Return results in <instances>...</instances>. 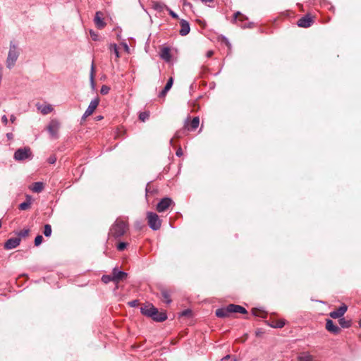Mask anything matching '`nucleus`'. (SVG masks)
Segmentation results:
<instances>
[{
    "mask_svg": "<svg viewBox=\"0 0 361 361\" xmlns=\"http://www.w3.org/2000/svg\"><path fill=\"white\" fill-rule=\"evenodd\" d=\"M128 229V224L126 221L117 219L110 228L109 236L118 238L123 236Z\"/></svg>",
    "mask_w": 361,
    "mask_h": 361,
    "instance_id": "obj_1",
    "label": "nucleus"
},
{
    "mask_svg": "<svg viewBox=\"0 0 361 361\" xmlns=\"http://www.w3.org/2000/svg\"><path fill=\"white\" fill-rule=\"evenodd\" d=\"M19 54L20 52L18 51V46L11 41L9 44V51L6 61V67L8 69H11L15 66Z\"/></svg>",
    "mask_w": 361,
    "mask_h": 361,
    "instance_id": "obj_2",
    "label": "nucleus"
},
{
    "mask_svg": "<svg viewBox=\"0 0 361 361\" xmlns=\"http://www.w3.org/2000/svg\"><path fill=\"white\" fill-rule=\"evenodd\" d=\"M147 219L148 221V225L151 229L153 231H157L160 228L161 225V221L160 220L159 216L152 212H148L147 213Z\"/></svg>",
    "mask_w": 361,
    "mask_h": 361,
    "instance_id": "obj_3",
    "label": "nucleus"
},
{
    "mask_svg": "<svg viewBox=\"0 0 361 361\" xmlns=\"http://www.w3.org/2000/svg\"><path fill=\"white\" fill-rule=\"evenodd\" d=\"M13 157L16 161H24L32 158V152L29 147L19 148L15 152Z\"/></svg>",
    "mask_w": 361,
    "mask_h": 361,
    "instance_id": "obj_4",
    "label": "nucleus"
},
{
    "mask_svg": "<svg viewBox=\"0 0 361 361\" xmlns=\"http://www.w3.org/2000/svg\"><path fill=\"white\" fill-rule=\"evenodd\" d=\"M59 128L60 123L56 119H53L49 122L47 126V130L52 137L56 138L58 137Z\"/></svg>",
    "mask_w": 361,
    "mask_h": 361,
    "instance_id": "obj_5",
    "label": "nucleus"
},
{
    "mask_svg": "<svg viewBox=\"0 0 361 361\" xmlns=\"http://www.w3.org/2000/svg\"><path fill=\"white\" fill-rule=\"evenodd\" d=\"M172 204L173 202L170 197H164L162 198L157 205V210L159 212H165Z\"/></svg>",
    "mask_w": 361,
    "mask_h": 361,
    "instance_id": "obj_6",
    "label": "nucleus"
},
{
    "mask_svg": "<svg viewBox=\"0 0 361 361\" xmlns=\"http://www.w3.org/2000/svg\"><path fill=\"white\" fill-rule=\"evenodd\" d=\"M348 310V306L343 304L337 310L330 312L329 315L333 319H341Z\"/></svg>",
    "mask_w": 361,
    "mask_h": 361,
    "instance_id": "obj_7",
    "label": "nucleus"
},
{
    "mask_svg": "<svg viewBox=\"0 0 361 361\" xmlns=\"http://www.w3.org/2000/svg\"><path fill=\"white\" fill-rule=\"evenodd\" d=\"M141 313L149 318L153 317V314L156 312V307L150 303L146 304L140 308Z\"/></svg>",
    "mask_w": 361,
    "mask_h": 361,
    "instance_id": "obj_8",
    "label": "nucleus"
},
{
    "mask_svg": "<svg viewBox=\"0 0 361 361\" xmlns=\"http://www.w3.org/2000/svg\"><path fill=\"white\" fill-rule=\"evenodd\" d=\"M312 23L313 20L312 17H310L309 15H306L298 20L297 25L298 27L307 28L310 27Z\"/></svg>",
    "mask_w": 361,
    "mask_h": 361,
    "instance_id": "obj_9",
    "label": "nucleus"
},
{
    "mask_svg": "<svg viewBox=\"0 0 361 361\" xmlns=\"http://www.w3.org/2000/svg\"><path fill=\"white\" fill-rule=\"evenodd\" d=\"M20 238H11L4 243V248L6 250L14 249L20 245Z\"/></svg>",
    "mask_w": 361,
    "mask_h": 361,
    "instance_id": "obj_10",
    "label": "nucleus"
},
{
    "mask_svg": "<svg viewBox=\"0 0 361 361\" xmlns=\"http://www.w3.org/2000/svg\"><path fill=\"white\" fill-rule=\"evenodd\" d=\"M326 329L334 334H338L341 331L340 328L330 319L326 320Z\"/></svg>",
    "mask_w": 361,
    "mask_h": 361,
    "instance_id": "obj_11",
    "label": "nucleus"
},
{
    "mask_svg": "<svg viewBox=\"0 0 361 361\" xmlns=\"http://www.w3.org/2000/svg\"><path fill=\"white\" fill-rule=\"evenodd\" d=\"M103 13L101 11H97L94 18V22L99 29H102L105 27L106 23L102 18Z\"/></svg>",
    "mask_w": 361,
    "mask_h": 361,
    "instance_id": "obj_12",
    "label": "nucleus"
},
{
    "mask_svg": "<svg viewBox=\"0 0 361 361\" xmlns=\"http://www.w3.org/2000/svg\"><path fill=\"white\" fill-rule=\"evenodd\" d=\"M112 274L114 276V282L118 283L119 281L124 279L128 274L123 271L118 270L116 267H114L112 270Z\"/></svg>",
    "mask_w": 361,
    "mask_h": 361,
    "instance_id": "obj_13",
    "label": "nucleus"
},
{
    "mask_svg": "<svg viewBox=\"0 0 361 361\" xmlns=\"http://www.w3.org/2000/svg\"><path fill=\"white\" fill-rule=\"evenodd\" d=\"M180 29L179 33L181 36L187 35L190 31V27L189 23L184 19H181L180 21Z\"/></svg>",
    "mask_w": 361,
    "mask_h": 361,
    "instance_id": "obj_14",
    "label": "nucleus"
},
{
    "mask_svg": "<svg viewBox=\"0 0 361 361\" xmlns=\"http://www.w3.org/2000/svg\"><path fill=\"white\" fill-rule=\"evenodd\" d=\"M231 313V312L230 310V307L228 305L226 307H221V308L217 309L216 310L215 314L217 317L226 318V317H229Z\"/></svg>",
    "mask_w": 361,
    "mask_h": 361,
    "instance_id": "obj_15",
    "label": "nucleus"
},
{
    "mask_svg": "<svg viewBox=\"0 0 361 361\" xmlns=\"http://www.w3.org/2000/svg\"><path fill=\"white\" fill-rule=\"evenodd\" d=\"M152 319L157 322H162L167 319V315L165 312H159L156 307V312L153 314Z\"/></svg>",
    "mask_w": 361,
    "mask_h": 361,
    "instance_id": "obj_16",
    "label": "nucleus"
},
{
    "mask_svg": "<svg viewBox=\"0 0 361 361\" xmlns=\"http://www.w3.org/2000/svg\"><path fill=\"white\" fill-rule=\"evenodd\" d=\"M99 99L98 97L94 98V99H92L90 102L87 109H86V111L85 112L87 113V115L90 116L94 112V111L96 109V108L99 105Z\"/></svg>",
    "mask_w": 361,
    "mask_h": 361,
    "instance_id": "obj_17",
    "label": "nucleus"
},
{
    "mask_svg": "<svg viewBox=\"0 0 361 361\" xmlns=\"http://www.w3.org/2000/svg\"><path fill=\"white\" fill-rule=\"evenodd\" d=\"M161 59L166 62H169L171 59V50L169 47H164L159 54Z\"/></svg>",
    "mask_w": 361,
    "mask_h": 361,
    "instance_id": "obj_18",
    "label": "nucleus"
},
{
    "mask_svg": "<svg viewBox=\"0 0 361 361\" xmlns=\"http://www.w3.org/2000/svg\"><path fill=\"white\" fill-rule=\"evenodd\" d=\"M229 307L231 313L246 314L247 312L245 307L238 305L230 304Z\"/></svg>",
    "mask_w": 361,
    "mask_h": 361,
    "instance_id": "obj_19",
    "label": "nucleus"
},
{
    "mask_svg": "<svg viewBox=\"0 0 361 361\" xmlns=\"http://www.w3.org/2000/svg\"><path fill=\"white\" fill-rule=\"evenodd\" d=\"M32 204V197L30 195H26V200L20 203L18 206L20 210H27L30 207Z\"/></svg>",
    "mask_w": 361,
    "mask_h": 361,
    "instance_id": "obj_20",
    "label": "nucleus"
},
{
    "mask_svg": "<svg viewBox=\"0 0 361 361\" xmlns=\"http://www.w3.org/2000/svg\"><path fill=\"white\" fill-rule=\"evenodd\" d=\"M267 324L273 328H282L285 325V321L283 319L280 320H271L268 321Z\"/></svg>",
    "mask_w": 361,
    "mask_h": 361,
    "instance_id": "obj_21",
    "label": "nucleus"
},
{
    "mask_svg": "<svg viewBox=\"0 0 361 361\" xmlns=\"http://www.w3.org/2000/svg\"><path fill=\"white\" fill-rule=\"evenodd\" d=\"M161 299L164 302H166V304H170L171 302V295L168 290L164 288L161 289Z\"/></svg>",
    "mask_w": 361,
    "mask_h": 361,
    "instance_id": "obj_22",
    "label": "nucleus"
},
{
    "mask_svg": "<svg viewBox=\"0 0 361 361\" xmlns=\"http://www.w3.org/2000/svg\"><path fill=\"white\" fill-rule=\"evenodd\" d=\"M44 188V184L42 182H35L32 184L31 190L34 192H40Z\"/></svg>",
    "mask_w": 361,
    "mask_h": 361,
    "instance_id": "obj_23",
    "label": "nucleus"
},
{
    "mask_svg": "<svg viewBox=\"0 0 361 361\" xmlns=\"http://www.w3.org/2000/svg\"><path fill=\"white\" fill-rule=\"evenodd\" d=\"M153 8L157 11H162L164 9L167 10L168 6L161 2H154L153 4Z\"/></svg>",
    "mask_w": 361,
    "mask_h": 361,
    "instance_id": "obj_24",
    "label": "nucleus"
},
{
    "mask_svg": "<svg viewBox=\"0 0 361 361\" xmlns=\"http://www.w3.org/2000/svg\"><path fill=\"white\" fill-rule=\"evenodd\" d=\"M238 16H240V18L238 20L240 22H243L247 19V16H245V15H243L240 11H237L234 13L233 18L232 21L237 23V20H238L237 18Z\"/></svg>",
    "mask_w": 361,
    "mask_h": 361,
    "instance_id": "obj_25",
    "label": "nucleus"
},
{
    "mask_svg": "<svg viewBox=\"0 0 361 361\" xmlns=\"http://www.w3.org/2000/svg\"><path fill=\"white\" fill-rule=\"evenodd\" d=\"M38 109L40 110L42 114L46 115L50 113L53 110V108L51 105H44L38 107Z\"/></svg>",
    "mask_w": 361,
    "mask_h": 361,
    "instance_id": "obj_26",
    "label": "nucleus"
},
{
    "mask_svg": "<svg viewBox=\"0 0 361 361\" xmlns=\"http://www.w3.org/2000/svg\"><path fill=\"white\" fill-rule=\"evenodd\" d=\"M338 322L343 328H349L351 326V320H347L344 317L339 319Z\"/></svg>",
    "mask_w": 361,
    "mask_h": 361,
    "instance_id": "obj_27",
    "label": "nucleus"
},
{
    "mask_svg": "<svg viewBox=\"0 0 361 361\" xmlns=\"http://www.w3.org/2000/svg\"><path fill=\"white\" fill-rule=\"evenodd\" d=\"M200 124V118L197 116H195L192 118L190 123V128L191 130H195Z\"/></svg>",
    "mask_w": 361,
    "mask_h": 361,
    "instance_id": "obj_28",
    "label": "nucleus"
},
{
    "mask_svg": "<svg viewBox=\"0 0 361 361\" xmlns=\"http://www.w3.org/2000/svg\"><path fill=\"white\" fill-rule=\"evenodd\" d=\"M51 226L49 224H45L44 226V235L45 237H50L51 235Z\"/></svg>",
    "mask_w": 361,
    "mask_h": 361,
    "instance_id": "obj_29",
    "label": "nucleus"
},
{
    "mask_svg": "<svg viewBox=\"0 0 361 361\" xmlns=\"http://www.w3.org/2000/svg\"><path fill=\"white\" fill-rule=\"evenodd\" d=\"M102 281L104 283H108L110 281L114 282V279L113 274L111 275H103L102 276Z\"/></svg>",
    "mask_w": 361,
    "mask_h": 361,
    "instance_id": "obj_30",
    "label": "nucleus"
},
{
    "mask_svg": "<svg viewBox=\"0 0 361 361\" xmlns=\"http://www.w3.org/2000/svg\"><path fill=\"white\" fill-rule=\"evenodd\" d=\"M298 359L299 361H315L313 357L309 354H303Z\"/></svg>",
    "mask_w": 361,
    "mask_h": 361,
    "instance_id": "obj_31",
    "label": "nucleus"
},
{
    "mask_svg": "<svg viewBox=\"0 0 361 361\" xmlns=\"http://www.w3.org/2000/svg\"><path fill=\"white\" fill-rule=\"evenodd\" d=\"M149 117V113L148 111H143L139 114V119L143 122L147 120Z\"/></svg>",
    "mask_w": 361,
    "mask_h": 361,
    "instance_id": "obj_32",
    "label": "nucleus"
},
{
    "mask_svg": "<svg viewBox=\"0 0 361 361\" xmlns=\"http://www.w3.org/2000/svg\"><path fill=\"white\" fill-rule=\"evenodd\" d=\"M90 83H91L92 87L94 89V65H93V63L92 64V67H91V73H90Z\"/></svg>",
    "mask_w": 361,
    "mask_h": 361,
    "instance_id": "obj_33",
    "label": "nucleus"
},
{
    "mask_svg": "<svg viewBox=\"0 0 361 361\" xmlns=\"http://www.w3.org/2000/svg\"><path fill=\"white\" fill-rule=\"evenodd\" d=\"M192 316V311L190 309H185L180 313V317H190Z\"/></svg>",
    "mask_w": 361,
    "mask_h": 361,
    "instance_id": "obj_34",
    "label": "nucleus"
},
{
    "mask_svg": "<svg viewBox=\"0 0 361 361\" xmlns=\"http://www.w3.org/2000/svg\"><path fill=\"white\" fill-rule=\"evenodd\" d=\"M111 51H113L115 56L116 58H119L120 55H119V51H118L117 45L116 44H111Z\"/></svg>",
    "mask_w": 361,
    "mask_h": 361,
    "instance_id": "obj_35",
    "label": "nucleus"
},
{
    "mask_svg": "<svg viewBox=\"0 0 361 361\" xmlns=\"http://www.w3.org/2000/svg\"><path fill=\"white\" fill-rule=\"evenodd\" d=\"M42 241H43L42 235H37L35 239V245L37 247L40 245L42 244Z\"/></svg>",
    "mask_w": 361,
    "mask_h": 361,
    "instance_id": "obj_36",
    "label": "nucleus"
},
{
    "mask_svg": "<svg viewBox=\"0 0 361 361\" xmlns=\"http://www.w3.org/2000/svg\"><path fill=\"white\" fill-rule=\"evenodd\" d=\"M110 90V87L107 85H102L100 90V92L102 94H106L109 93Z\"/></svg>",
    "mask_w": 361,
    "mask_h": 361,
    "instance_id": "obj_37",
    "label": "nucleus"
},
{
    "mask_svg": "<svg viewBox=\"0 0 361 361\" xmlns=\"http://www.w3.org/2000/svg\"><path fill=\"white\" fill-rule=\"evenodd\" d=\"M173 79L172 77L169 78V79L168 80L166 85H165V88H166L169 91L170 90V89L171 88L172 85H173Z\"/></svg>",
    "mask_w": 361,
    "mask_h": 361,
    "instance_id": "obj_38",
    "label": "nucleus"
},
{
    "mask_svg": "<svg viewBox=\"0 0 361 361\" xmlns=\"http://www.w3.org/2000/svg\"><path fill=\"white\" fill-rule=\"evenodd\" d=\"M127 247V243L125 242H121L117 245V249L119 251H123Z\"/></svg>",
    "mask_w": 361,
    "mask_h": 361,
    "instance_id": "obj_39",
    "label": "nucleus"
},
{
    "mask_svg": "<svg viewBox=\"0 0 361 361\" xmlns=\"http://www.w3.org/2000/svg\"><path fill=\"white\" fill-rule=\"evenodd\" d=\"M169 15L173 18H175V19H178V16L177 15V13H176L174 11H173L170 8H167V10H166Z\"/></svg>",
    "mask_w": 361,
    "mask_h": 361,
    "instance_id": "obj_40",
    "label": "nucleus"
},
{
    "mask_svg": "<svg viewBox=\"0 0 361 361\" xmlns=\"http://www.w3.org/2000/svg\"><path fill=\"white\" fill-rule=\"evenodd\" d=\"M29 229H23L18 233L20 237H26L29 233Z\"/></svg>",
    "mask_w": 361,
    "mask_h": 361,
    "instance_id": "obj_41",
    "label": "nucleus"
},
{
    "mask_svg": "<svg viewBox=\"0 0 361 361\" xmlns=\"http://www.w3.org/2000/svg\"><path fill=\"white\" fill-rule=\"evenodd\" d=\"M156 192V190L154 188H152L149 185L146 187V196L147 197L149 194H152L153 192Z\"/></svg>",
    "mask_w": 361,
    "mask_h": 361,
    "instance_id": "obj_42",
    "label": "nucleus"
},
{
    "mask_svg": "<svg viewBox=\"0 0 361 361\" xmlns=\"http://www.w3.org/2000/svg\"><path fill=\"white\" fill-rule=\"evenodd\" d=\"M138 304H139V302L137 300H133L128 302L129 306L131 307H135L138 305Z\"/></svg>",
    "mask_w": 361,
    "mask_h": 361,
    "instance_id": "obj_43",
    "label": "nucleus"
},
{
    "mask_svg": "<svg viewBox=\"0 0 361 361\" xmlns=\"http://www.w3.org/2000/svg\"><path fill=\"white\" fill-rule=\"evenodd\" d=\"M90 35H91V37L92 39L94 40V41H97L98 40V35L96 34L94 32H93L92 30H90Z\"/></svg>",
    "mask_w": 361,
    "mask_h": 361,
    "instance_id": "obj_44",
    "label": "nucleus"
},
{
    "mask_svg": "<svg viewBox=\"0 0 361 361\" xmlns=\"http://www.w3.org/2000/svg\"><path fill=\"white\" fill-rule=\"evenodd\" d=\"M168 92L169 90L166 88L164 87V89L159 92V97H164Z\"/></svg>",
    "mask_w": 361,
    "mask_h": 361,
    "instance_id": "obj_45",
    "label": "nucleus"
},
{
    "mask_svg": "<svg viewBox=\"0 0 361 361\" xmlns=\"http://www.w3.org/2000/svg\"><path fill=\"white\" fill-rule=\"evenodd\" d=\"M56 161V158L55 156H51L48 159V162L51 164H54Z\"/></svg>",
    "mask_w": 361,
    "mask_h": 361,
    "instance_id": "obj_46",
    "label": "nucleus"
},
{
    "mask_svg": "<svg viewBox=\"0 0 361 361\" xmlns=\"http://www.w3.org/2000/svg\"><path fill=\"white\" fill-rule=\"evenodd\" d=\"M252 25H253V23H249L247 25V24H238L239 26H240L241 27L243 28H246V27H252Z\"/></svg>",
    "mask_w": 361,
    "mask_h": 361,
    "instance_id": "obj_47",
    "label": "nucleus"
},
{
    "mask_svg": "<svg viewBox=\"0 0 361 361\" xmlns=\"http://www.w3.org/2000/svg\"><path fill=\"white\" fill-rule=\"evenodd\" d=\"M176 155L178 157H180L183 155V151H182L181 148L178 149V150L176 152Z\"/></svg>",
    "mask_w": 361,
    "mask_h": 361,
    "instance_id": "obj_48",
    "label": "nucleus"
},
{
    "mask_svg": "<svg viewBox=\"0 0 361 361\" xmlns=\"http://www.w3.org/2000/svg\"><path fill=\"white\" fill-rule=\"evenodd\" d=\"M1 121H2V122H3L5 125H6V124H7V123H8V118H7V117H6V115H4V116L1 117Z\"/></svg>",
    "mask_w": 361,
    "mask_h": 361,
    "instance_id": "obj_49",
    "label": "nucleus"
},
{
    "mask_svg": "<svg viewBox=\"0 0 361 361\" xmlns=\"http://www.w3.org/2000/svg\"><path fill=\"white\" fill-rule=\"evenodd\" d=\"M213 54H214L213 51H211V50L208 51L207 52V57H208V58L211 57L213 55Z\"/></svg>",
    "mask_w": 361,
    "mask_h": 361,
    "instance_id": "obj_50",
    "label": "nucleus"
},
{
    "mask_svg": "<svg viewBox=\"0 0 361 361\" xmlns=\"http://www.w3.org/2000/svg\"><path fill=\"white\" fill-rule=\"evenodd\" d=\"M230 355H227L226 356H224L222 359H221V361H226L227 360H228L230 358Z\"/></svg>",
    "mask_w": 361,
    "mask_h": 361,
    "instance_id": "obj_51",
    "label": "nucleus"
},
{
    "mask_svg": "<svg viewBox=\"0 0 361 361\" xmlns=\"http://www.w3.org/2000/svg\"><path fill=\"white\" fill-rule=\"evenodd\" d=\"M224 40L225 41V42L227 45L231 46V44L226 37H224Z\"/></svg>",
    "mask_w": 361,
    "mask_h": 361,
    "instance_id": "obj_52",
    "label": "nucleus"
},
{
    "mask_svg": "<svg viewBox=\"0 0 361 361\" xmlns=\"http://www.w3.org/2000/svg\"><path fill=\"white\" fill-rule=\"evenodd\" d=\"M10 120L12 123H13L16 121V117L13 115H11L10 117Z\"/></svg>",
    "mask_w": 361,
    "mask_h": 361,
    "instance_id": "obj_53",
    "label": "nucleus"
},
{
    "mask_svg": "<svg viewBox=\"0 0 361 361\" xmlns=\"http://www.w3.org/2000/svg\"><path fill=\"white\" fill-rule=\"evenodd\" d=\"M90 115H87V113H84L82 116V119L85 120L87 117H88Z\"/></svg>",
    "mask_w": 361,
    "mask_h": 361,
    "instance_id": "obj_54",
    "label": "nucleus"
},
{
    "mask_svg": "<svg viewBox=\"0 0 361 361\" xmlns=\"http://www.w3.org/2000/svg\"><path fill=\"white\" fill-rule=\"evenodd\" d=\"M6 136H7V137L8 139H11L13 137V134L12 133H7Z\"/></svg>",
    "mask_w": 361,
    "mask_h": 361,
    "instance_id": "obj_55",
    "label": "nucleus"
},
{
    "mask_svg": "<svg viewBox=\"0 0 361 361\" xmlns=\"http://www.w3.org/2000/svg\"><path fill=\"white\" fill-rule=\"evenodd\" d=\"M202 2L207 3V2H212L214 0H201Z\"/></svg>",
    "mask_w": 361,
    "mask_h": 361,
    "instance_id": "obj_56",
    "label": "nucleus"
},
{
    "mask_svg": "<svg viewBox=\"0 0 361 361\" xmlns=\"http://www.w3.org/2000/svg\"><path fill=\"white\" fill-rule=\"evenodd\" d=\"M102 118H103V116H98L97 117V121L102 120Z\"/></svg>",
    "mask_w": 361,
    "mask_h": 361,
    "instance_id": "obj_57",
    "label": "nucleus"
},
{
    "mask_svg": "<svg viewBox=\"0 0 361 361\" xmlns=\"http://www.w3.org/2000/svg\"><path fill=\"white\" fill-rule=\"evenodd\" d=\"M170 142H171V144H172V142H173V139H171Z\"/></svg>",
    "mask_w": 361,
    "mask_h": 361,
    "instance_id": "obj_58",
    "label": "nucleus"
},
{
    "mask_svg": "<svg viewBox=\"0 0 361 361\" xmlns=\"http://www.w3.org/2000/svg\"><path fill=\"white\" fill-rule=\"evenodd\" d=\"M360 326L361 327V320H360Z\"/></svg>",
    "mask_w": 361,
    "mask_h": 361,
    "instance_id": "obj_59",
    "label": "nucleus"
}]
</instances>
